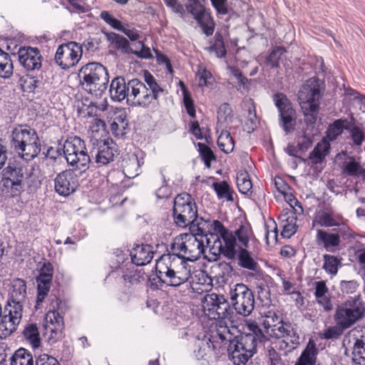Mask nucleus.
Returning <instances> with one entry per match:
<instances>
[{"instance_id":"obj_16","label":"nucleus","mask_w":365,"mask_h":365,"mask_svg":"<svg viewBox=\"0 0 365 365\" xmlns=\"http://www.w3.org/2000/svg\"><path fill=\"white\" fill-rule=\"evenodd\" d=\"M54 190L61 196L66 197L73 193L78 186V179L73 170H63L56 175Z\"/></svg>"},{"instance_id":"obj_59","label":"nucleus","mask_w":365,"mask_h":365,"mask_svg":"<svg viewBox=\"0 0 365 365\" xmlns=\"http://www.w3.org/2000/svg\"><path fill=\"white\" fill-rule=\"evenodd\" d=\"M225 296L223 294H218L216 293L208 294L205 296L203 302L207 307L210 312H212L217 305L220 304L221 301Z\"/></svg>"},{"instance_id":"obj_23","label":"nucleus","mask_w":365,"mask_h":365,"mask_svg":"<svg viewBox=\"0 0 365 365\" xmlns=\"http://www.w3.org/2000/svg\"><path fill=\"white\" fill-rule=\"evenodd\" d=\"M132 262L137 266L149 263L153 257V252L148 245H137L130 252Z\"/></svg>"},{"instance_id":"obj_7","label":"nucleus","mask_w":365,"mask_h":365,"mask_svg":"<svg viewBox=\"0 0 365 365\" xmlns=\"http://www.w3.org/2000/svg\"><path fill=\"white\" fill-rule=\"evenodd\" d=\"M63 151L67 163L74 170L86 171L91 162L84 140L74 135L68 137L63 143Z\"/></svg>"},{"instance_id":"obj_50","label":"nucleus","mask_w":365,"mask_h":365,"mask_svg":"<svg viewBox=\"0 0 365 365\" xmlns=\"http://www.w3.org/2000/svg\"><path fill=\"white\" fill-rule=\"evenodd\" d=\"M345 330L339 324L335 323L334 326H330L322 332H319V336L322 339L335 341L343 335Z\"/></svg>"},{"instance_id":"obj_17","label":"nucleus","mask_w":365,"mask_h":365,"mask_svg":"<svg viewBox=\"0 0 365 365\" xmlns=\"http://www.w3.org/2000/svg\"><path fill=\"white\" fill-rule=\"evenodd\" d=\"M19 63L26 71H38L42 66V56L37 48L21 47L18 51Z\"/></svg>"},{"instance_id":"obj_45","label":"nucleus","mask_w":365,"mask_h":365,"mask_svg":"<svg viewBox=\"0 0 365 365\" xmlns=\"http://www.w3.org/2000/svg\"><path fill=\"white\" fill-rule=\"evenodd\" d=\"M13 63L9 54L0 48V77L9 78L13 73Z\"/></svg>"},{"instance_id":"obj_31","label":"nucleus","mask_w":365,"mask_h":365,"mask_svg":"<svg viewBox=\"0 0 365 365\" xmlns=\"http://www.w3.org/2000/svg\"><path fill=\"white\" fill-rule=\"evenodd\" d=\"M317 143L314 149L309 153L308 159L311 161L312 165H317L322 163L327 155L330 151V144L329 143L323 142Z\"/></svg>"},{"instance_id":"obj_53","label":"nucleus","mask_w":365,"mask_h":365,"mask_svg":"<svg viewBox=\"0 0 365 365\" xmlns=\"http://www.w3.org/2000/svg\"><path fill=\"white\" fill-rule=\"evenodd\" d=\"M181 90L183 96V104L190 117L194 118L196 117V110L194 101L192 98L191 93L186 88L182 81L180 82Z\"/></svg>"},{"instance_id":"obj_52","label":"nucleus","mask_w":365,"mask_h":365,"mask_svg":"<svg viewBox=\"0 0 365 365\" xmlns=\"http://www.w3.org/2000/svg\"><path fill=\"white\" fill-rule=\"evenodd\" d=\"M198 152L200 157L203 161L206 168H210L212 161L217 160V157L212 150L203 143H197Z\"/></svg>"},{"instance_id":"obj_4","label":"nucleus","mask_w":365,"mask_h":365,"mask_svg":"<svg viewBox=\"0 0 365 365\" xmlns=\"http://www.w3.org/2000/svg\"><path fill=\"white\" fill-rule=\"evenodd\" d=\"M11 138L13 148L25 160H33L40 153L41 143L34 128L19 125L13 129Z\"/></svg>"},{"instance_id":"obj_37","label":"nucleus","mask_w":365,"mask_h":365,"mask_svg":"<svg viewBox=\"0 0 365 365\" xmlns=\"http://www.w3.org/2000/svg\"><path fill=\"white\" fill-rule=\"evenodd\" d=\"M24 337L28 341L33 348H38L41 345V339L38 327L36 324H27L22 332Z\"/></svg>"},{"instance_id":"obj_46","label":"nucleus","mask_w":365,"mask_h":365,"mask_svg":"<svg viewBox=\"0 0 365 365\" xmlns=\"http://www.w3.org/2000/svg\"><path fill=\"white\" fill-rule=\"evenodd\" d=\"M141 91L139 93V96L135 99V103L133 105H138L143 107L148 106L153 100H157L158 95L155 93L153 89H148L144 83Z\"/></svg>"},{"instance_id":"obj_14","label":"nucleus","mask_w":365,"mask_h":365,"mask_svg":"<svg viewBox=\"0 0 365 365\" xmlns=\"http://www.w3.org/2000/svg\"><path fill=\"white\" fill-rule=\"evenodd\" d=\"M91 143V159H94L95 162L99 165H105L113 161L117 150L116 145L111 139H92Z\"/></svg>"},{"instance_id":"obj_29","label":"nucleus","mask_w":365,"mask_h":365,"mask_svg":"<svg viewBox=\"0 0 365 365\" xmlns=\"http://www.w3.org/2000/svg\"><path fill=\"white\" fill-rule=\"evenodd\" d=\"M320 106H309L308 108H301L304 115V120L306 125V130L310 133H314L316 123L319 118Z\"/></svg>"},{"instance_id":"obj_55","label":"nucleus","mask_w":365,"mask_h":365,"mask_svg":"<svg viewBox=\"0 0 365 365\" xmlns=\"http://www.w3.org/2000/svg\"><path fill=\"white\" fill-rule=\"evenodd\" d=\"M175 307V306L173 302H165L161 307V319L168 321L173 325H175L173 322L177 316Z\"/></svg>"},{"instance_id":"obj_27","label":"nucleus","mask_w":365,"mask_h":365,"mask_svg":"<svg viewBox=\"0 0 365 365\" xmlns=\"http://www.w3.org/2000/svg\"><path fill=\"white\" fill-rule=\"evenodd\" d=\"M288 212L284 214H281L279 219H281L282 230L281 232V236L282 238L289 239L292 237L297 231L298 226L296 224L297 217L295 212L291 216H287Z\"/></svg>"},{"instance_id":"obj_39","label":"nucleus","mask_w":365,"mask_h":365,"mask_svg":"<svg viewBox=\"0 0 365 365\" xmlns=\"http://www.w3.org/2000/svg\"><path fill=\"white\" fill-rule=\"evenodd\" d=\"M106 36L115 48L121 50L123 53H131L133 48H130L129 41L125 37L113 32L106 33Z\"/></svg>"},{"instance_id":"obj_33","label":"nucleus","mask_w":365,"mask_h":365,"mask_svg":"<svg viewBox=\"0 0 365 365\" xmlns=\"http://www.w3.org/2000/svg\"><path fill=\"white\" fill-rule=\"evenodd\" d=\"M172 253L168 252V254L161 255V262L165 266V267L175 268L177 264L180 260V264L185 267H189L187 264V261L185 260V255L179 250L172 251Z\"/></svg>"},{"instance_id":"obj_60","label":"nucleus","mask_w":365,"mask_h":365,"mask_svg":"<svg viewBox=\"0 0 365 365\" xmlns=\"http://www.w3.org/2000/svg\"><path fill=\"white\" fill-rule=\"evenodd\" d=\"M247 328L251 331V333L249 334L255 336V339L257 340V341L262 343L269 340L256 322L252 321L247 323Z\"/></svg>"},{"instance_id":"obj_35","label":"nucleus","mask_w":365,"mask_h":365,"mask_svg":"<svg viewBox=\"0 0 365 365\" xmlns=\"http://www.w3.org/2000/svg\"><path fill=\"white\" fill-rule=\"evenodd\" d=\"M212 312H215V314L220 321L223 322L225 319H228L231 323H233L235 321V312L225 297L223 298L220 304L217 305Z\"/></svg>"},{"instance_id":"obj_43","label":"nucleus","mask_w":365,"mask_h":365,"mask_svg":"<svg viewBox=\"0 0 365 365\" xmlns=\"http://www.w3.org/2000/svg\"><path fill=\"white\" fill-rule=\"evenodd\" d=\"M324 264L322 268L331 275H336L341 266V258L328 254L323 255Z\"/></svg>"},{"instance_id":"obj_51","label":"nucleus","mask_w":365,"mask_h":365,"mask_svg":"<svg viewBox=\"0 0 365 365\" xmlns=\"http://www.w3.org/2000/svg\"><path fill=\"white\" fill-rule=\"evenodd\" d=\"M217 143L220 150L225 153L232 152L235 146V140L227 130H222L217 138Z\"/></svg>"},{"instance_id":"obj_20","label":"nucleus","mask_w":365,"mask_h":365,"mask_svg":"<svg viewBox=\"0 0 365 365\" xmlns=\"http://www.w3.org/2000/svg\"><path fill=\"white\" fill-rule=\"evenodd\" d=\"M316 242L322 246L327 252H334L340 245L341 240L339 235L334 231L328 232L324 230H318L316 235Z\"/></svg>"},{"instance_id":"obj_42","label":"nucleus","mask_w":365,"mask_h":365,"mask_svg":"<svg viewBox=\"0 0 365 365\" xmlns=\"http://www.w3.org/2000/svg\"><path fill=\"white\" fill-rule=\"evenodd\" d=\"M20 322L14 319L7 314L3 315L0 321V335L1 337L6 338L10 336L16 329Z\"/></svg>"},{"instance_id":"obj_62","label":"nucleus","mask_w":365,"mask_h":365,"mask_svg":"<svg viewBox=\"0 0 365 365\" xmlns=\"http://www.w3.org/2000/svg\"><path fill=\"white\" fill-rule=\"evenodd\" d=\"M217 120L220 122H226L228 119L232 120V109L227 103L221 104L217 111Z\"/></svg>"},{"instance_id":"obj_44","label":"nucleus","mask_w":365,"mask_h":365,"mask_svg":"<svg viewBox=\"0 0 365 365\" xmlns=\"http://www.w3.org/2000/svg\"><path fill=\"white\" fill-rule=\"evenodd\" d=\"M215 43L206 49L210 53H215L216 57L222 58L227 56V49L225 48L223 36L221 32L217 31L215 34Z\"/></svg>"},{"instance_id":"obj_12","label":"nucleus","mask_w":365,"mask_h":365,"mask_svg":"<svg viewBox=\"0 0 365 365\" xmlns=\"http://www.w3.org/2000/svg\"><path fill=\"white\" fill-rule=\"evenodd\" d=\"M83 53L82 46L75 41L60 45L56 52V63L64 70L76 66Z\"/></svg>"},{"instance_id":"obj_47","label":"nucleus","mask_w":365,"mask_h":365,"mask_svg":"<svg viewBox=\"0 0 365 365\" xmlns=\"http://www.w3.org/2000/svg\"><path fill=\"white\" fill-rule=\"evenodd\" d=\"M236 183L240 193L248 196L252 195V183L247 171L237 175Z\"/></svg>"},{"instance_id":"obj_54","label":"nucleus","mask_w":365,"mask_h":365,"mask_svg":"<svg viewBox=\"0 0 365 365\" xmlns=\"http://www.w3.org/2000/svg\"><path fill=\"white\" fill-rule=\"evenodd\" d=\"M348 159L349 161H344L342 164V173L349 176L356 177L361 165L353 156H349Z\"/></svg>"},{"instance_id":"obj_11","label":"nucleus","mask_w":365,"mask_h":365,"mask_svg":"<svg viewBox=\"0 0 365 365\" xmlns=\"http://www.w3.org/2000/svg\"><path fill=\"white\" fill-rule=\"evenodd\" d=\"M186 9L197 21L206 36H211L215 31V22L210 9H207L199 0H187Z\"/></svg>"},{"instance_id":"obj_56","label":"nucleus","mask_w":365,"mask_h":365,"mask_svg":"<svg viewBox=\"0 0 365 365\" xmlns=\"http://www.w3.org/2000/svg\"><path fill=\"white\" fill-rule=\"evenodd\" d=\"M129 85V93L128 96V103L130 102L133 105L135 103V99L139 96V93L141 91V88L144 85V83L138 80V78H133L128 81Z\"/></svg>"},{"instance_id":"obj_28","label":"nucleus","mask_w":365,"mask_h":365,"mask_svg":"<svg viewBox=\"0 0 365 365\" xmlns=\"http://www.w3.org/2000/svg\"><path fill=\"white\" fill-rule=\"evenodd\" d=\"M210 1L217 15H227L225 19L227 23L240 17L239 14L231 7L228 0H210Z\"/></svg>"},{"instance_id":"obj_63","label":"nucleus","mask_w":365,"mask_h":365,"mask_svg":"<svg viewBox=\"0 0 365 365\" xmlns=\"http://www.w3.org/2000/svg\"><path fill=\"white\" fill-rule=\"evenodd\" d=\"M211 237H214L215 240L213 241V244L207 246V247L210 249V254L214 256L213 260L216 261L219 259L220 255H223L222 242L217 235H211Z\"/></svg>"},{"instance_id":"obj_58","label":"nucleus","mask_w":365,"mask_h":365,"mask_svg":"<svg viewBox=\"0 0 365 365\" xmlns=\"http://www.w3.org/2000/svg\"><path fill=\"white\" fill-rule=\"evenodd\" d=\"M257 116L255 108L253 110H248V115L243 125V130L250 134L253 133L257 128Z\"/></svg>"},{"instance_id":"obj_6","label":"nucleus","mask_w":365,"mask_h":365,"mask_svg":"<svg viewBox=\"0 0 365 365\" xmlns=\"http://www.w3.org/2000/svg\"><path fill=\"white\" fill-rule=\"evenodd\" d=\"M205 232L195 231L180 234L176 237L171 243L172 251L179 250L185 255L187 262H195L206 252V246L203 237H206Z\"/></svg>"},{"instance_id":"obj_32","label":"nucleus","mask_w":365,"mask_h":365,"mask_svg":"<svg viewBox=\"0 0 365 365\" xmlns=\"http://www.w3.org/2000/svg\"><path fill=\"white\" fill-rule=\"evenodd\" d=\"M8 300L26 302V283L24 279L19 278L14 279L12 290Z\"/></svg>"},{"instance_id":"obj_18","label":"nucleus","mask_w":365,"mask_h":365,"mask_svg":"<svg viewBox=\"0 0 365 365\" xmlns=\"http://www.w3.org/2000/svg\"><path fill=\"white\" fill-rule=\"evenodd\" d=\"M236 258L237 264L244 269L255 272L249 273V276L256 279H260L263 275V272L259 264L252 257V252L247 250V247H239L237 251Z\"/></svg>"},{"instance_id":"obj_22","label":"nucleus","mask_w":365,"mask_h":365,"mask_svg":"<svg viewBox=\"0 0 365 365\" xmlns=\"http://www.w3.org/2000/svg\"><path fill=\"white\" fill-rule=\"evenodd\" d=\"M238 344L239 342L236 340L229 339L227 348L228 359L234 365H246L254 354L240 349Z\"/></svg>"},{"instance_id":"obj_61","label":"nucleus","mask_w":365,"mask_h":365,"mask_svg":"<svg viewBox=\"0 0 365 365\" xmlns=\"http://www.w3.org/2000/svg\"><path fill=\"white\" fill-rule=\"evenodd\" d=\"M349 131L353 143L356 146H361L364 140H365V133L363 130L359 126H349Z\"/></svg>"},{"instance_id":"obj_30","label":"nucleus","mask_w":365,"mask_h":365,"mask_svg":"<svg viewBox=\"0 0 365 365\" xmlns=\"http://www.w3.org/2000/svg\"><path fill=\"white\" fill-rule=\"evenodd\" d=\"M352 346V362L355 364L365 365V336L354 337Z\"/></svg>"},{"instance_id":"obj_8","label":"nucleus","mask_w":365,"mask_h":365,"mask_svg":"<svg viewBox=\"0 0 365 365\" xmlns=\"http://www.w3.org/2000/svg\"><path fill=\"white\" fill-rule=\"evenodd\" d=\"M252 235L254 234L249 222L241 223L235 232L228 230L220 237V239L224 242V245L222 244L223 256L227 259H235L239 247H248L250 240Z\"/></svg>"},{"instance_id":"obj_38","label":"nucleus","mask_w":365,"mask_h":365,"mask_svg":"<svg viewBox=\"0 0 365 365\" xmlns=\"http://www.w3.org/2000/svg\"><path fill=\"white\" fill-rule=\"evenodd\" d=\"M286 52L287 49L284 46H274L269 53L265 57L264 64L270 67V68H278L282 56Z\"/></svg>"},{"instance_id":"obj_24","label":"nucleus","mask_w":365,"mask_h":365,"mask_svg":"<svg viewBox=\"0 0 365 365\" xmlns=\"http://www.w3.org/2000/svg\"><path fill=\"white\" fill-rule=\"evenodd\" d=\"M319 349L313 339H309L294 365H316Z\"/></svg>"},{"instance_id":"obj_1","label":"nucleus","mask_w":365,"mask_h":365,"mask_svg":"<svg viewBox=\"0 0 365 365\" xmlns=\"http://www.w3.org/2000/svg\"><path fill=\"white\" fill-rule=\"evenodd\" d=\"M33 171L31 169L29 172L26 167L20 163L9 162L1 171L0 183L2 192L11 197L20 196L24 190L26 180L29 187H38L41 182Z\"/></svg>"},{"instance_id":"obj_21","label":"nucleus","mask_w":365,"mask_h":365,"mask_svg":"<svg viewBox=\"0 0 365 365\" xmlns=\"http://www.w3.org/2000/svg\"><path fill=\"white\" fill-rule=\"evenodd\" d=\"M110 97L112 101L116 102H121L126 99L129 93L128 82L122 76H117L114 78L110 83L109 88Z\"/></svg>"},{"instance_id":"obj_49","label":"nucleus","mask_w":365,"mask_h":365,"mask_svg":"<svg viewBox=\"0 0 365 365\" xmlns=\"http://www.w3.org/2000/svg\"><path fill=\"white\" fill-rule=\"evenodd\" d=\"M26 304V302L7 300L5 312L8 311L7 315L21 322L23 308Z\"/></svg>"},{"instance_id":"obj_15","label":"nucleus","mask_w":365,"mask_h":365,"mask_svg":"<svg viewBox=\"0 0 365 365\" xmlns=\"http://www.w3.org/2000/svg\"><path fill=\"white\" fill-rule=\"evenodd\" d=\"M53 267L50 262H45L41 267L39 274L36 277L37 296L36 299L35 309L38 310L46 297L48 296L51 289Z\"/></svg>"},{"instance_id":"obj_5","label":"nucleus","mask_w":365,"mask_h":365,"mask_svg":"<svg viewBox=\"0 0 365 365\" xmlns=\"http://www.w3.org/2000/svg\"><path fill=\"white\" fill-rule=\"evenodd\" d=\"M333 317L334 322L346 330L361 321L365 317V302L361 294L349 297L346 300L337 305Z\"/></svg>"},{"instance_id":"obj_26","label":"nucleus","mask_w":365,"mask_h":365,"mask_svg":"<svg viewBox=\"0 0 365 365\" xmlns=\"http://www.w3.org/2000/svg\"><path fill=\"white\" fill-rule=\"evenodd\" d=\"M123 171L128 178H133L140 172V160L135 153L128 154L123 160Z\"/></svg>"},{"instance_id":"obj_57","label":"nucleus","mask_w":365,"mask_h":365,"mask_svg":"<svg viewBox=\"0 0 365 365\" xmlns=\"http://www.w3.org/2000/svg\"><path fill=\"white\" fill-rule=\"evenodd\" d=\"M21 89L24 92H33L37 87L40 81L35 77L29 74L22 76L20 80Z\"/></svg>"},{"instance_id":"obj_25","label":"nucleus","mask_w":365,"mask_h":365,"mask_svg":"<svg viewBox=\"0 0 365 365\" xmlns=\"http://www.w3.org/2000/svg\"><path fill=\"white\" fill-rule=\"evenodd\" d=\"M346 123H347L346 118L334 120L333 123L328 125L326 130V136L322 138V142L329 143V142L336 140L343 133L344 130H349V127L346 125Z\"/></svg>"},{"instance_id":"obj_64","label":"nucleus","mask_w":365,"mask_h":365,"mask_svg":"<svg viewBox=\"0 0 365 365\" xmlns=\"http://www.w3.org/2000/svg\"><path fill=\"white\" fill-rule=\"evenodd\" d=\"M217 269H219L218 277L222 278V281H227L229 278L232 277L234 272L231 262H226L225 261L218 264Z\"/></svg>"},{"instance_id":"obj_40","label":"nucleus","mask_w":365,"mask_h":365,"mask_svg":"<svg viewBox=\"0 0 365 365\" xmlns=\"http://www.w3.org/2000/svg\"><path fill=\"white\" fill-rule=\"evenodd\" d=\"M11 365H34L33 355L24 348H20L11 357Z\"/></svg>"},{"instance_id":"obj_3","label":"nucleus","mask_w":365,"mask_h":365,"mask_svg":"<svg viewBox=\"0 0 365 365\" xmlns=\"http://www.w3.org/2000/svg\"><path fill=\"white\" fill-rule=\"evenodd\" d=\"M78 77L82 88L96 98H101L108 88L109 76L107 68L100 63L91 62L79 71Z\"/></svg>"},{"instance_id":"obj_13","label":"nucleus","mask_w":365,"mask_h":365,"mask_svg":"<svg viewBox=\"0 0 365 365\" xmlns=\"http://www.w3.org/2000/svg\"><path fill=\"white\" fill-rule=\"evenodd\" d=\"M322 97L319 79L317 77L309 78L300 88L297 94L300 108H308L309 106H319V100Z\"/></svg>"},{"instance_id":"obj_34","label":"nucleus","mask_w":365,"mask_h":365,"mask_svg":"<svg viewBox=\"0 0 365 365\" xmlns=\"http://www.w3.org/2000/svg\"><path fill=\"white\" fill-rule=\"evenodd\" d=\"M232 340H236L239 342L238 345L240 349L249 353L255 354L257 352V341L255 339V336L250 335L249 333H240L235 336Z\"/></svg>"},{"instance_id":"obj_48","label":"nucleus","mask_w":365,"mask_h":365,"mask_svg":"<svg viewBox=\"0 0 365 365\" xmlns=\"http://www.w3.org/2000/svg\"><path fill=\"white\" fill-rule=\"evenodd\" d=\"M337 228L332 229V231H334L338 234L339 239L341 241H351L354 240L359 234L356 233L348 225L346 222H339L338 225H336Z\"/></svg>"},{"instance_id":"obj_19","label":"nucleus","mask_w":365,"mask_h":365,"mask_svg":"<svg viewBox=\"0 0 365 365\" xmlns=\"http://www.w3.org/2000/svg\"><path fill=\"white\" fill-rule=\"evenodd\" d=\"M45 321L46 322L45 328L51 332V338L56 341L60 339L64 328L63 317L57 310H48L46 314Z\"/></svg>"},{"instance_id":"obj_41","label":"nucleus","mask_w":365,"mask_h":365,"mask_svg":"<svg viewBox=\"0 0 365 365\" xmlns=\"http://www.w3.org/2000/svg\"><path fill=\"white\" fill-rule=\"evenodd\" d=\"M212 187L219 199L225 198L227 201H233L234 191L226 180L215 182Z\"/></svg>"},{"instance_id":"obj_10","label":"nucleus","mask_w":365,"mask_h":365,"mask_svg":"<svg viewBox=\"0 0 365 365\" xmlns=\"http://www.w3.org/2000/svg\"><path fill=\"white\" fill-rule=\"evenodd\" d=\"M230 302L236 314L249 316L255 307L254 294L247 285L238 283L230 289Z\"/></svg>"},{"instance_id":"obj_36","label":"nucleus","mask_w":365,"mask_h":365,"mask_svg":"<svg viewBox=\"0 0 365 365\" xmlns=\"http://www.w3.org/2000/svg\"><path fill=\"white\" fill-rule=\"evenodd\" d=\"M192 277L190 267H185L182 271H178V274L170 279L161 278V287L163 284L170 287H179L187 282Z\"/></svg>"},{"instance_id":"obj_9","label":"nucleus","mask_w":365,"mask_h":365,"mask_svg":"<svg viewBox=\"0 0 365 365\" xmlns=\"http://www.w3.org/2000/svg\"><path fill=\"white\" fill-rule=\"evenodd\" d=\"M273 101L279 113V126L286 134L292 133L297 126V113L293 104L283 93L273 95Z\"/></svg>"},{"instance_id":"obj_2","label":"nucleus","mask_w":365,"mask_h":365,"mask_svg":"<svg viewBox=\"0 0 365 365\" xmlns=\"http://www.w3.org/2000/svg\"><path fill=\"white\" fill-rule=\"evenodd\" d=\"M173 217L175 225L189 231L205 232L206 220L200 217L195 199L187 192L178 195L173 200Z\"/></svg>"}]
</instances>
